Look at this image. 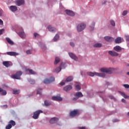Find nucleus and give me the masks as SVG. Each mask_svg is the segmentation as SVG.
I'll return each instance as SVG.
<instances>
[{
	"mask_svg": "<svg viewBox=\"0 0 129 129\" xmlns=\"http://www.w3.org/2000/svg\"><path fill=\"white\" fill-rule=\"evenodd\" d=\"M5 106H6V107H8V105H6Z\"/></svg>",
	"mask_w": 129,
	"mask_h": 129,
	"instance_id": "59",
	"label": "nucleus"
},
{
	"mask_svg": "<svg viewBox=\"0 0 129 129\" xmlns=\"http://www.w3.org/2000/svg\"><path fill=\"white\" fill-rule=\"evenodd\" d=\"M126 37V41H128V42H129V36L127 35L125 36Z\"/></svg>",
	"mask_w": 129,
	"mask_h": 129,
	"instance_id": "47",
	"label": "nucleus"
},
{
	"mask_svg": "<svg viewBox=\"0 0 129 129\" xmlns=\"http://www.w3.org/2000/svg\"><path fill=\"white\" fill-rule=\"evenodd\" d=\"M60 85H61V86H63V85H65V83L64 82L60 83Z\"/></svg>",
	"mask_w": 129,
	"mask_h": 129,
	"instance_id": "51",
	"label": "nucleus"
},
{
	"mask_svg": "<svg viewBox=\"0 0 129 129\" xmlns=\"http://www.w3.org/2000/svg\"><path fill=\"white\" fill-rule=\"evenodd\" d=\"M26 71H29V72L30 74L35 75L36 74V72H35L34 71H33V70L26 69Z\"/></svg>",
	"mask_w": 129,
	"mask_h": 129,
	"instance_id": "30",
	"label": "nucleus"
},
{
	"mask_svg": "<svg viewBox=\"0 0 129 129\" xmlns=\"http://www.w3.org/2000/svg\"><path fill=\"white\" fill-rule=\"evenodd\" d=\"M3 32H4V29L0 30V35H2V34H3Z\"/></svg>",
	"mask_w": 129,
	"mask_h": 129,
	"instance_id": "53",
	"label": "nucleus"
},
{
	"mask_svg": "<svg viewBox=\"0 0 129 129\" xmlns=\"http://www.w3.org/2000/svg\"><path fill=\"white\" fill-rule=\"evenodd\" d=\"M115 70L114 68H103L100 69L101 72H103L101 73H92V72H88L87 74L89 76H91L93 77V76H94V75H96V76H99L100 77H102L103 78L105 77V74L107 73V74H112L113 73V71Z\"/></svg>",
	"mask_w": 129,
	"mask_h": 129,
	"instance_id": "1",
	"label": "nucleus"
},
{
	"mask_svg": "<svg viewBox=\"0 0 129 129\" xmlns=\"http://www.w3.org/2000/svg\"><path fill=\"white\" fill-rule=\"evenodd\" d=\"M73 80V77L70 76L66 79L65 82H70L72 81Z\"/></svg>",
	"mask_w": 129,
	"mask_h": 129,
	"instance_id": "23",
	"label": "nucleus"
},
{
	"mask_svg": "<svg viewBox=\"0 0 129 129\" xmlns=\"http://www.w3.org/2000/svg\"><path fill=\"white\" fill-rule=\"evenodd\" d=\"M127 15V11H124L122 13V16H126Z\"/></svg>",
	"mask_w": 129,
	"mask_h": 129,
	"instance_id": "41",
	"label": "nucleus"
},
{
	"mask_svg": "<svg viewBox=\"0 0 129 129\" xmlns=\"http://www.w3.org/2000/svg\"><path fill=\"white\" fill-rule=\"evenodd\" d=\"M115 43L116 44H119L120 43H121V37H117L115 40Z\"/></svg>",
	"mask_w": 129,
	"mask_h": 129,
	"instance_id": "22",
	"label": "nucleus"
},
{
	"mask_svg": "<svg viewBox=\"0 0 129 129\" xmlns=\"http://www.w3.org/2000/svg\"><path fill=\"white\" fill-rule=\"evenodd\" d=\"M65 12L67 15H68V16H70L71 17H74V16H75V14L74 13V12H73V11L71 10H66Z\"/></svg>",
	"mask_w": 129,
	"mask_h": 129,
	"instance_id": "8",
	"label": "nucleus"
},
{
	"mask_svg": "<svg viewBox=\"0 0 129 129\" xmlns=\"http://www.w3.org/2000/svg\"><path fill=\"white\" fill-rule=\"evenodd\" d=\"M54 81H55V78L51 77L49 79H45L43 81V83L44 84H50V83H52V82H54Z\"/></svg>",
	"mask_w": 129,
	"mask_h": 129,
	"instance_id": "3",
	"label": "nucleus"
},
{
	"mask_svg": "<svg viewBox=\"0 0 129 129\" xmlns=\"http://www.w3.org/2000/svg\"><path fill=\"white\" fill-rule=\"evenodd\" d=\"M52 100H55V101H62L63 99L61 98L60 96H53L52 97Z\"/></svg>",
	"mask_w": 129,
	"mask_h": 129,
	"instance_id": "10",
	"label": "nucleus"
},
{
	"mask_svg": "<svg viewBox=\"0 0 129 129\" xmlns=\"http://www.w3.org/2000/svg\"><path fill=\"white\" fill-rule=\"evenodd\" d=\"M9 87V86H8V85L5 84V85H3V88H8Z\"/></svg>",
	"mask_w": 129,
	"mask_h": 129,
	"instance_id": "45",
	"label": "nucleus"
},
{
	"mask_svg": "<svg viewBox=\"0 0 129 129\" xmlns=\"http://www.w3.org/2000/svg\"><path fill=\"white\" fill-rule=\"evenodd\" d=\"M40 113H43V111L39 110L34 112L32 116L33 118L34 119H38V118H39V115H40Z\"/></svg>",
	"mask_w": 129,
	"mask_h": 129,
	"instance_id": "4",
	"label": "nucleus"
},
{
	"mask_svg": "<svg viewBox=\"0 0 129 129\" xmlns=\"http://www.w3.org/2000/svg\"><path fill=\"white\" fill-rule=\"evenodd\" d=\"M127 115L129 116V112L127 113Z\"/></svg>",
	"mask_w": 129,
	"mask_h": 129,
	"instance_id": "58",
	"label": "nucleus"
},
{
	"mask_svg": "<svg viewBox=\"0 0 129 129\" xmlns=\"http://www.w3.org/2000/svg\"><path fill=\"white\" fill-rule=\"evenodd\" d=\"M41 48L42 49H46V46H44L43 47L42 46H41Z\"/></svg>",
	"mask_w": 129,
	"mask_h": 129,
	"instance_id": "57",
	"label": "nucleus"
},
{
	"mask_svg": "<svg viewBox=\"0 0 129 129\" xmlns=\"http://www.w3.org/2000/svg\"><path fill=\"white\" fill-rule=\"evenodd\" d=\"M113 122H116V121H118V120L115 119L113 120Z\"/></svg>",
	"mask_w": 129,
	"mask_h": 129,
	"instance_id": "55",
	"label": "nucleus"
},
{
	"mask_svg": "<svg viewBox=\"0 0 129 129\" xmlns=\"http://www.w3.org/2000/svg\"><path fill=\"white\" fill-rule=\"evenodd\" d=\"M58 125H61V123L58 124Z\"/></svg>",
	"mask_w": 129,
	"mask_h": 129,
	"instance_id": "60",
	"label": "nucleus"
},
{
	"mask_svg": "<svg viewBox=\"0 0 129 129\" xmlns=\"http://www.w3.org/2000/svg\"><path fill=\"white\" fill-rule=\"evenodd\" d=\"M58 120H59V119H58V118L53 117L50 120L49 122L50 123H56L58 122Z\"/></svg>",
	"mask_w": 129,
	"mask_h": 129,
	"instance_id": "12",
	"label": "nucleus"
},
{
	"mask_svg": "<svg viewBox=\"0 0 129 129\" xmlns=\"http://www.w3.org/2000/svg\"><path fill=\"white\" fill-rule=\"evenodd\" d=\"M10 9L11 11H12V12H16L17 11V10H18V8H17V6H10Z\"/></svg>",
	"mask_w": 129,
	"mask_h": 129,
	"instance_id": "20",
	"label": "nucleus"
},
{
	"mask_svg": "<svg viewBox=\"0 0 129 129\" xmlns=\"http://www.w3.org/2000/svg\"><path fill=\"white\" fill-rule=\"evenodd\" d=\"M48 31H49V32H52L53 33H54V32H55V31H57L56 28L54 27H52V26H48Z\"/></svg>",
	"mask_w": 129,
	"mask_h": 129,
	"instance_id": "18",
	"label": "nucleus"
},
{
	"mask_svg": "<svg viewBox=\"0 0 129 129\" xmlns=\"http://www.w3.org/2000/svg\"><path fill=\"white\" fill-rule=\"evenodd\" d=\"M15 4L17 6H18V7H20V6L22 5H25V0H17L15 2Z\"/></svg>",
	"mask_w": 129,
	"mask_h": 129,
	"instance_id": "7",
	"label": "nucleus"
},
{
	"mask_svg": "<svg viewBox=\"0 0 129 129\" xmlns=\"http://www.w3.org/2000/svg\"><path fill=\"white\" fill-rule=\"evenodd\" d=\"M102 46L101 43H96L93 45V47H94V48H100Z\"/></svg>",
	"mask_w": 129,
	"mask_h": 129,
	"instance_id": "29",
	"label": "nucleus"
},
{
	"mask_svg": "<svg viewBox=\"0 0 129 129\" xmlns=\"http://www.w3.org/2000/svg\"><path fill=\"white\" fill-rule=\"evenodd\" d=\"M26 54H27V55H30V54H31V50H27Z\"/></svg>",
	"mask_w": 129,
	"mask_h": 129,
	"instance_id": "43",
	"label": "nucleus"
},
{
	"mask_svg": "<svg viewBox=\"0 0 129 129\" xmlns=\"http://www.w3.org/2000/svg\"><path fill=\"white\" fill-rule=\"evenodd\" d=\"M109 98H111V99H113V96H109Z\"/></svg>",
	"mask_w": 129,
	"mask_h": 129,
	"instance_id": "56",
	"label": "nucleus"
},
{
	"mask_svg": "<svg viewBox=\"0 0 129 129\" xmlns=\"http://www.w3.org/2000/svg\"><path fill=\"white\" fill-rule=\"evenodd\" d=\"M86 27V25L84 23L79 24L77 26V31L78 32H82V31H83Z\"/></svg>",
	"mask_w": 129,
	"mask_h": 129,
	"instance_id": "5",
	"label": "nucleus"
},
{
	"mask_svg": "<svg viewBox=\"0 0 129 129\" xmlns=\"http://www.w3.org/2000/svg\"><path fill=\"white\" fill-rule=\"evenodd\" d=\"M104 39L107 42H113V41H114V39L113 38L109 36H105Z\"/></svg>",
	"mask_w": 129,
	"mask_h": 129,
	"instance_id": "13",
	"label": "nucleus"
},
{
	"mask_svg": "<svg viewBox=\"0 0 129 129\" xmlns=\"http://www.w3.org/2000/svg\"><path fill=\"white\" fill-rule=\"evenodd\" d=\"M77 99H78V98H77V97H74L72 99V100H74V101H76V100H77Z\"/></svg>",
	"mask_w": 129,
	"mask_h": 129,
	"instance_id": "46",
	"label": "nucleus"
},
{
	"mask_svg": "<svg viewBox=\"0 0 129 129\" xmlns=\"http://www.w3.org/2000/svg\"><path fill=\"white\" fill-rule=\"evenodd\" d=\"M74 96L75 97H77L78 98H79L80 97H83V94H82V93H81V92H77L75 95Z\"/></svg>",
	"mask_w": 129,
	"mask_h": 129,
	"instance_id": "15",
	"label": "nucleus"
},
{
	"mask_svg": "<svg viewBox=\"0 0 129 129\" xmlns=\"http://www.w3.org/2000/svg\"><path fill=\"white\" fill-rule=\"evenodd\" d=\"M28 81L30 82V84H35V83H36V82L34 80L29 79Z\"/></svg>",
	"mask_w": 129,
	"mask_h": 129,
	"instance_id": "35",
	"label": "nucleus"
},
{
	"mask_svg": "<svg viewBox=\"0 0 129 129\" xmlns=\"http://www.w3.org/2000/svg\"><path fill=\"white\" fill-rule=\"evenodd\" d=\"M1 92H2L1 95H7V91L4 90L2 88H0V93Z\"/></svg>",
	"mask_w": 129,
	"mask_h": 129,
	"instance_id": "25",
	"label": "nucleus"
},
{
	"mask_svg": "<svg viewBox=\"0 0 129 129\" xmlns=\"http://www.w3.org/2000/svg\"><path fill=\"white\" fill-rule=\"evenodd\" d=\"M20 93V90H14L13 92V94H19Z\"/></svg>",
	"mask_w": 129,
	"mask_h": 129,
	"instance_id": "34",
	"label": "nucleus"
},
{
	"mask_svg": "<svg viewBox=\"0 0 129 129\" xmlns=\"http://www.w3.org/2000/svg\"><path fill=\"white\" fill-rule=\"evenodd\" d=\"M78 114V111L77 110H74L73 111H71L70 113V115L74 117V116H76Z\"/></svg>",
	"mask_w": 129,
	"mask_h": 129,
	"instance_id": "9",
	"label": "nucleus"
},
{
	"mask_svg": "<svg viewBox=\"0 0 129 129\" xmlns=\"http://www.w3.org/2000/svg\"><path fill=\"white\" fill-rule=\"evenodd\" d=\"M72 89V86L71 85H68L63 88L64 91H69Z\"/></svg>",
	"mask_w": 129,
	"mask_h": 129,
	"instance_id": "16",
	"label": "nucleus"
},
{
	"mask_svg": "<svg viewBox=\"0 0 129 129\" xmlns=\"http://www.w3.org/2000/svg\"><path fill=\"white\" fill-rule=\"evenodd\" d=\"M37 94H39V95H42V89L39 88L37 91Z\"/></svg>",
	"mask_w": 129,
	"mask_h": 129,
	"instance_id": "33",
	"label": "nucleus"
},
{
	"mask_svg": "<svg viewBox=\"0 0 129 129\" xmlns=\"http://www.w3.org/2000/svg\"><path fill=\"white\" fill-rule=\"evenodd\" d=\"M3 64L5 67H10L11 65H10V63H9V61H3Z\"/></svg>",
	"mask_w": 129,
	"mask_h": 129,
	"instance_id": "28",
	"label": "nucleus"
},
{
	"mask_svg": "<svg viewBox=\"0 0 129 129\" xmlns=\"http://www.w3.org/2000/svg\"><path fill=\"white\" fill-rule=\"evenodd\" d=\"M114 50L116 52H119L121 51V47L119 46H116L113 48Z\"/></svg>",
	"mask_w": 129,
	"mask_h": 129,
	"instance_id": "21",
	"label": "nucleus"
},
{
	"mask_svg": "<svg viewBox=\"0 0 129 129\" xmlns=\"http://www.w3.org/2000/svg\"><path fill=\"white\" fill-rule=\"evenodd\" d=\"M6 41L10 44V45H14V42L10 39V38H6Z\"/></svg>",
	"mask_w": 129,
	"mask_h": 129,
	"instance_id": "26",
	"label": "nucleus"
},
{
	"mask_svg": "<svg viewBox=\"0 0 129 129\" xmlns=\"http://www.w3.org/2000/svg\"><path fill=\"white\" fill-rule=\"evenodd\" d=\"M7 54L9 55V56H17L19 55V53L16 52L12 51V52H7Z\"/></svg>",
	"mask_w": 129,
	"mask_h": 129,
	"instance_id": "14",
	"label": "nucleus"
},
{
	"mask_svg": "<svg viewBox=\"0 0 129 129\" xmlns=\"http://www.w3.org/2000/svg\"><path fill=\"white\" fill-rule=\"evenodd\" d=\"M22 74H23V72L22 71H18L15 74L12 75L11 76L12 78L13 79H21V76H22Z\"/></svg>",
	"mask_w": 129,
	"mask_h": 129,
	"instance_id": "2",
	"label": "nucleus"
},
{
	"mask_svg": "<svg viewBox=\"0 0 129 129\" xmlns=\"http://www.w3.org/2000/svg\"><path fill=\"white\" fill-rule=\"evenodd\" d=\"M128 66H129V64L128 65Z\"/></svg>",
	"mask_w": 129,
	"mask_h": 129,
	"instance_id": "62",
	"label": "nucleus"
},
{
	"mask_svg": "<svg viewBox=\"0 0 129 129\" xmlns=\"http://www.w3.org/2000/svg\"><path fill=\"white\" fill-rule=\"evenodd\" d=\"M58 39H59V35L56 34L53 38V41H54V42H56V41H57Z\"/></svg>",
	"mask_w": 129,
	"mask_h": 129,
	"instance_id": "36",
	"label": "nucleus"
},
{
	"mask_svg": "<svg viewBox=\"0 0 129 129\" xmlns=\"http://www.w3.org/2000/svg\"><path fill=\"white\" fill-rule=\"evenodd\" d=\"M39 34H38V33H34V36L35 37V38H36V37H37V36H38Z\"/></svg>",
	"mask_w": 129,
	"mask_h": 129,
	"instance_id": "48",
	"label": "nucleus"
},
{
	"mask_svg": "<svg viewBox=\"0 0 129 129\" xmlns=\"http://www.w3.org/2000/svg\"><path fill=\"white\" fill-rule=\"evenodd\" d=\"M121 101H122V102L125 103V100L124 99H122Z\"/></svg>",
	"mask_w": 129,
	"mask_h": 129,
	"instance_id": "54",
	"label": "nucleus"
},
{
	"mask_svg": "<svg viewBox=\"0 0 129 129\" xmlns=\"http://www.w3.org/2000/svg\"><path fill=\"white\" fill-rule=\"evenodd\" d=\"M108 53L109 55H110L111 56H112L113 57H116L117 56H118V54L117 53V52L115 51L109 50L108 51Z\"/></svg>",
	"mask_w": 129,
	"mask_h": 129,
	"instance_id": "11",
	"label": "nucleus"
},
{
	"mask_svg": "<svg viewBox=\"0 0 129 129\" xmlns=\"http://www.w3.org/2000/svg\"><path fill=\"white\" fill-rule=\"evenodd\" d=\"M76 89L77 90H80L81 89V87L80 85H77L76 86Z\"/></svg>",
	"mask_w": 129,
	"mask_h": 129,
	"instance_id": "39",
	"label": "nucleus"
},
{
	"mask_svg": "<svg viewBox=\"0 0 129 129\" xmlns=\"http://www.w3.org/2000/svg\"><path fill=\"white\" fill-rule=\"evenodd\" d=\"M119 93L124 98H129V96L126 95L124 92H119Z\"/></svg>",
	"mask_w": 129,
	"mask_h": 129,
	"instance_id": "24",
	"label": "nucleus"
},
{
	"mask_svg": "<svg viewBox=\"0 0 129 129\" xmlns=\"http://www.w3.org/2000/svg\"><path fill=\"white\" fill-rule=\"evenodd\" d=\"M95 26V23L93 22L92 23V26H90V31H93L94 29V26Z\"/></svg>",
	"mask_w": 129,
	"mask_h": 129,
	"instance_id": "32",
	"label": "nucleus"
},
{
	"mask_svg": "<svg viewBox=\"0 0 129 129\" xmlns=\"http://www.w3.org/2000/svg\"><path fill=\"white\" fill-rule=\"evenodd\" d=\"M59 67L61 68V69H62V68L64 69L65 68V63L62 62V63L60 64Z\"/></svg>",
	"mask_w": 129,
	"mask_h": 129,
	"instance_id": "37",
	"label": "nucleus"
},
{
	"mask_svg": "<svg viewBox=\"0 0 129 129\" xmlns=\"http://www.w3.org/2000/svg\"><path fill=\"white\" fill-rule=\"evenodd\" d=\"M18 35L21 37L22 39H25V38H26V34H25L24 31L19 32Z\"/></svg>",
	"mask_w": 129,
	"mask_h": 129,
	"instance_id": "17",
	"label": "nucleus"
},
{
	"mask_svg": "<svg viewBox=\"0 0 129 129\" xmlns=\"http://www.w3.org/2000/svg\"><path fill=\"white\" fill-rule=\"evenodd\" d=\"M104 4H105V2Z\"/></svg>",
	"mask_w": 129,
	"mask_h": 129,
	"instance_id": "61",
	"label": "nucleus"
},
{
	"mask_svg": "<svg viewBox=\"0 0 129 129\" xmlns=\"http://www.w3.org/2000/svg\"><path fill=\"white\" fill-rule=\"evenodd\" d=\"M44 104L45 105H46V106H49V105H50V103L49 102H48V101L45 100L44 101Z\"/></svg>",
	"mask_w": 129,
	"mask_h": 129,
	"instance_id": "38",
	"label": "nucleus"
},
{
	"mask_svg": "<svg viewBox=\"0 0 129 129\" xmlns=\"http://www.w3.org/2000/svg\"><path fill=\"white\" fill-rule=\"evenodd\" d=\"M0 25H4V22L1 19H0Z\"/></svg>",
	"mask_w": 129,
	"mask_h": 129,
	"instance_id": "49",
	"label": "nucleus"
},
{
	"mask_svg": "<svg viewBox=\"0 0 129 129\" xmlns=\"http://www.w3.org/2000/svg\"><path fill=\"white\" fill-rule=\"evenodd\" d=\"M3 13L4 11L2 9H0V17L3 15Z\"/></svg>",
	"mask_w": 129,
	"mask_h": 129,
	"instance_id": "44",
	"label": "nucleus"
},
{
	"mask_svg": "<svg viewBox=\"0 0 129 129\" xmlns=\"http://www.w3.org/2000/svg\"><path fill=\"white\" fill-rule=\"evenodd\" d=\"M69 55L72 59H73L74 60H77V57H76V55H74L73 53H69Z\"/></svg>",
	"mask_w": 129,
	"mask_h": 129,
	"instance_id": "19",
	"label": "nucleus"
},
{
	"mask_svg": "<svg viewBox=\"0 0 129 129\" xmlns=\"http://www.w3.org/2000/svg\"><path fill=\"white\" fill-rule=\"evenodd\" d=\"M79 129H86V128L84 126L83 127H79Z\"/></svg>",
	"mask_w": 129,
	"mask_h": 129,
	"instance_id": "52",
	"label": "nucleus"
},
{
	"mask_svg": "<svg viewBox=\"0 0 129 129\" xmlns=\"http://www.w3.org/2000/svg\"><path fill=\"white\" fill-rule=\"evenodd\" d=\"M123 86L125 87V88H129V85L128 84H124Z\"/></svg>",
	"mask_w": 129,
	"mask_h": 129,
	"instance_id": "42",
	"label": "nucleus"
},
{
	"mask_svg": "<svg viewBox=\"0 0 129 129\" xmlns=\"http://www.w3.org/2000/svg\"><path fill=\"white\" fill-rule=\"evenodd\" d=\"M61 71V68L59 67V68H56L54 71V72H56V73H59Z\"/></svg>",
	"mask_w": 129,
	"mask_h": 129,
	"instance_id": "31",
	"label": "nucleus"
},
{
	"mask_svg": "<svg viewBox=\"0 0 129 129\" xmlns=\"http://www.w3.org/2000/svg\"><path fill=\"white\" fill-rule=\"evenodd\" d=\"M16 125V122L13 120H11L9 122V124L8 125L6 126V129H11L13 126H15Z\"/></svg>",
	"mask_w": 129,
	"mask_h": 129,
	"instance_id": "6",
	"label": "nucleus"
},
{
	"mask_svg": "<svg viewBox=\"0 0 129 129\" xmlns=\"http://www.w3.org/2000/svg\"><path fill=\"white\" fill-rule=\"evenodd\" d=\"M110 23H111V25L113 26V27H114L115 26V22H114V21H113V20H111L110 21Z\"/></svg>",
	"mask_w": 129,
	"mask_h": 129,
	"instance_id": "40",
	"label": "nucleus"
},
{
	"mask_svg": "<svg viewBox=\"0 0 129 129\" xmlns=\"http://www.w3.org/2000/svg\"><path fill=\"white\" fill-rule=\"evenodd\" d=\"M60 58L56 57L55 59V61L54 62V65L58 64L60 62Z\"/></svg>",
	"mask_w": 129,
	"mask_h": 129,
	"instance_id": "27",
	"label": "nucleus"
},
{
	"mask_svg": "<svg viewBox=\"0 0 129 129\" xmlns=\"http://www.w3.org/2000/svg\"><path fill=\"white\" fill-rule=\"evenodd\" d=\"M70 45H71V46H72V47H74V43L71 42Z\"/></svg>",
	"mask_w": 129,
	"mask_h": 129,
	"instance_id": "50",
	"label": "nucleus"
}]
</instances>
